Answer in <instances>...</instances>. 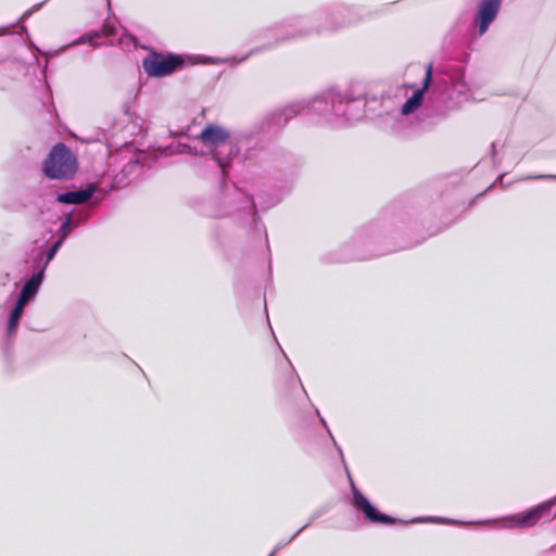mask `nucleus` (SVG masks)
<instances>
[{
  "label": "nucleus",
  "instance_id": "c9c22d12",
  "mask_svg": "<svg viewBox=\"0 0 556 556\" xmlns=\"http://www.w3.org/2000/svg\"><path fill=\"white\" fill-rule=\"evenodd\" d=\"M267 305L266 299H264V306ZM265 312L267 313V307H265Z\"/></svg>",
  "mask_w": 556,
  "mask_h": 556
},
{
  "label": "nucleus",
  "instance_id": "e433bc0d",
  "mask_svg": "<svg viewBox=\"0 0 556 556\" xmlns=\"http://www.w3.org/2000/svg\"><path fill=\"white\" fill-rule=\"evenodd\" d=\"M4 88H5L4 84H2V83L0 81V89H4Z\"/></svg>",
  "mask_w": 556,
  "mask_h": 556
},
{
  "label": "nucleus",
  "instance_id": "9b49d317",
  "mask_svg": "<svg viewBox=\"0 0 556 556\" xmlns=\"http://www.w3.org/2000/svg\"><path fill=\"white\" fill-rule=\"evenodd\" d=\"M556 495L526 510L498 517L503 527L509 529H526L535 526L541 520L551 521L556 517Z\"/></svg>",
  "mask_w": 556,
  "mask_h": 556
},
{
  "label": "nucleus",
  "instance_id": "6ab92c4d",
  "mask_svg": "<svg viewBox=\"0 0 556 556\" xmlns=\"http://www.w3.org/2000/svg\"><path fill=\"white\" fill-rule=\"evenodd\" d=\"M306 529H307V525H303L289 539L282 540V541L278 542L273 551H276V553H277L281 548L286 547L287 545H289L293 540H295Z\"/></svg>",
  "mask_w": 556,
  "mask_h": 556
},
{
  "label": "nucleus",
  "instance_id": "cd10ccee",
  "mask_svg": "<svg viewBox=\"0 0 556 556\" xmlns=\"http://www.w3.org/2000/svg\"><path fill=\"white\" fill-rule=\"evenodd\" d=\"M442 230L441 227L437 226L433 230H429L427 237H432Z\"/></svg>",
  "mask_w": 556,
  "mask_h": 556
},
{
  "label": "nucleus",
  "instance_id": "f704fd0d",
  "mask_svg": "<svg viewBox=\"0 0 556 556\" xmlns=\"http://www.w3.org/2000/svg\"><path fill=\"white\" fill-rule=\"evenodd\" d=\"M268 556H276V551H271Z\"/></svg>",
  "mask_w": 556,
  "mask_h": 556
},
{
  "label": "nucleus",
  "instance_id": "5701e85b",
  "mask_svg": "<svg viewBox=\"0 0 556 556\" xmlns=\"http://www.w3.org/2000/svg\"><path fill=\"white\" fill-rule=\"evenodd\" d=\"M505 176V173H502L497 176V178L495 179L494 182H492L486 189H484L482 192L478 193L472 200L470 203H473L475 200L481 195H483L484 193H486L490 189H492L495 185L500 184L501 186H504V181H503V178Z\"/></svg>",
  "mask_w": 556,
  "mask_h": 556
},
{
  "label": "nucleus",
  "instance_id": "b1692460",
  "mask_svg": "<svg viewBox=\"0 0 556 556\" xmlns=\"http://www.w3.org/2000/svg\"><path fill=\"white\" fill-rule=\"evenodd\" d=\"M184 148L187 152L193 154V155H200V156H204L206 157V160H210V152L208 151H203V150H198L195 147H192L190 144H184Z\"/></svg>",
  "mask_w": 556,
  "mask_h": 556
},
{
  "label": "nucleus",
  "instance_id": "393cba45",
  "mask_svg": "<svg viewBox=\"0 0 556 556\" xmlns=\"http://www.w3.org/2000/svg\"><path fill=\"white\" fill-rule=\"evenodd\" d=\"M528 179H551L556 180V174H539L527 177Z\"/></svg>",
  "mask_w": 556,
  "mask_h": 556
},
{
  "label": "nucleus",
  "instance_id": "9d476101",
  "mask_svg": "<svg viewBox=\"0 0 556 556\" xmlns=\"http://www.w3.org/2000/svg\"><path fill=\"white\" fill-rule=\"evenodd\" d=\"M195 139L207 148L210 160L216 164L219 172L227 170L228 147L233 139L231 132L217 123H207Z\"/></svg>",
  "mask_w": 556,
  "mask_h": 556
},
{
  "label": "nucleus",
  "instance_id": "dca6fc26",
  "mask_svg": "<svg viewBox=\"0 0 556 556\" xmlns=\"http://www.w3.org/2000/svg\"><path fill=\"white\" fill-rule=\"evenodd\" d=\"M96 192V187L89 184L86 188H76L72 186V189L56 191L54 199L60 204L72 205L87 201Z\"/></svg>",
  "mask_w": 556,
  "mask_h": 556
},
{
  "label": "nucleus",
  "instance_id": "1a4fd4ad",
  "mask_svg": "<svg viewBox=\"0 0 556 556\" xmlns=\"http://www.w3.org/2000/svg\"><path fill=\"white\" fill-rule=\"evenodd\" d=\"M78 159L64 142L51 147L41 163V173L51 180H70L78 170Z\"/></svg>",
  "mask_w": 556,
  "mask_h": 556
},
{
  "label": "nucleus",
  "instance_id": "bb28decb",
  "mask_svg": "<svg viewBox=\"0 0 556 556\" xmlns=\"http://www.w3.org/2000/svg\"><path fill=\"white\" fill-rule=\"evenodd\" d=\"M33 14L31 10L30 9H27L18 18L20 20H25V18H28L30 15Z\"/></svg>",
  "mask_w": 556,
  "mask_h": 556
},
{
  "label": "nucleus",
  "instance_id": "f3484780",
  "mask_svg": "<svg viewBox=\"0 0 556 556\" xmlns=\"http://www.w3.org/2000/svg\"><path fill=\"white\" fill-rule=\"evenodd\" d=\"M102 35V29H92L89 31H86L75 40H73L71 43H68L66 47H75L80 45H89L93 48L99 47V43H97V39H99Z\"/></svg>",
  "mask_w": 556,
  "mask_h": 556
},
{
  "label": "nucleus",
  "instance_id": "4be33fe9",
  "mask_svg": "<svg viewBox=\"0 0 556 556\" xmlns=\"http://www.w3.org/2000/svg\"><path fill=\"white\" fill-rule=\"evenodd\" d=\"M491 161L494 167L500 166L502 160L497 157V141L491 143L490 150Z\"/></svg>",
  "mask_w": 556,
  "mask_h": 556
},
{
  "label": "nucleus",
  "instance_id": "a211bd4d",
  "mask_svg": "<svg viewBox=\"0 0 556 556\" xmlns=\"http://www.w3.org/2000/svg\"><path fill=\"white\" fill-rule=\"evenodd\" d=\"M315 409V414L317 415L318 417V420L320 422V425L325 428L328 437L331 439V442L333 444V446L336 447L337 452L339 453L341 459H342V463L344 464V467L346 468V464H345V460H344V455H343V451L341 448V446L338 444V442L336 441L330 428H329V425L327 422V420L321 416L319 409L317 407L314 408Z\"/></svg>",
  "mask_w": 556,
  "mask_h": 556
},
{
  "label": "nucleus",
  "instance_id": "7ed1b4c3",
  "mask_svg": "<svg viewBox=\"0 0 556 556\" xmlns=\"http://www.w3.org/2000/svg\"><path fill=\"white\" fill-rule=\"evenodd\" d=\"M403 214L384 210L381 215L361 226L339 250L324 255L327 263L368 261L420 244L427 237L406 238Z\"/></svg>",
  "mask_w": 556,
  "mask_h": 556
},
{
  "label": "nucleus",
  "instance_id": "412c9836",
  "mask_svg": "<svg viewBox=\"0 0 556 556\" xmlns=\"http://www.w3.org/2000/svg\"><path fill=\"white\" fill-rule=\"evenodd\" d=\"M328 507L327 506H323V507H319L317 508L309 517L308 521L305 523L307 525V528L315 521L317 520L318 518H320L321 516H324L327 511H328Z\"/></svg>",
  "mask_w": 556,
  "mask_h": 556
},
{
  "label": "nucleus",
  "instance_id": "f03ea898",
  "mask_svg": "<svg viewBox=\"0 0 556 556\" xmlns=\"http://www.w3.org/2000/svg\"><path fill=\"white\" fill-rule=\"evenodd\" d=\"M469 52L462 51L457 58L450 56L434 68L433 62L426 66L421 86L402 103L397 112H387L386 122L390 123V132L399 135L404 125V117L417 111L426 98L425 109L429 115L446 118L458 111L465 103L475 101L473 91L466 80V64Z\"/></svg>",
  "mask_w": 556,
  "mask_h": 556
},
{
  "label": "nucleus",
  "instance_id": "39448f33",
  "mask_svg": "<svg viewBox=\"0 0 556 556\" xmlns=\"http://www.w3.org/2000/svg\"><path fill=\"white\" fill-rule=\"evenodd\" d=\"M219 188L216 194L197 199L195 211L205 217L224 218L231 217L242 227H247L253 236L264 237L268 253L269 241L266 227L262 222L254 198L237 187L229 185L231 174L219 172ZM268 271L271 273V256H268Z\"/></svg>",
  "mask_w": 556,
  "mask_h": 556
},
{
  "label": "nucleus",
  "instance_id": "aec40b11",
  "mask_svg": "<svg viewBox=\"0 0 556 556\" xmlns=\"http://www.w3.org/2000/svg\"><path fill=\"white\" fill-rule=\"evenodd\" d=\"M87 220H88L87 214H85V213L75 214V212H74L72 227L76 229V228L80 227L81 225H84Z\"/></svg>",
  "mask_w": 556,
  "mask_h": 556
},
{
  "label": "nucleus",
  "instance_id": "c85d7f7f",
  "mask_svg": "<svg viewBox=\"0 0 556 556\" xmlns=\"http://www.w3.org/2000/svg\"><path fill=\"white\" fill-rule=\"evenodd\" d=\"M280 350H281V352H282L283 356L286 357V359L288 361V363H289V365H290V367H291V369H292V372H294V374L296 375V372H295V368L293 367L292 363H291V362H290V359L288 358L287 354L283 352V350H282L281 348H280Z\"/></svg>",
  "mask_w": 556,
  "mask_h": 556
},
{
  "label": "nucleus",
  "instance_id": "0eeeda50",
  "mask_svg": "<svg viewBox=\"0 0 556 556\" xmlns=\"http://www.w3.org/2000/svg\"><path fill=\"white\" fill-rule=\"evenodd\" d=\"M225 63L235 65V56L220 58L204 54L177 53L149 48L148 54L142 59L141 66L148 77L164 78L189 66Z\"/></svg>",
  "mask_w": 556,
  "mask_h": 556
},
{
  "label": "nucleus",
  "instance_id": "f257e3e1",
  "mask_svg": "<svg viewBox=\"0 0 556 556\" xmlns=\"http://www.w3.org/2000/svg\"><path fill=\"white\" fill-rule=\"evenodd\" d=\"M382 105V96L372 92L367 84L353 81L345 88L331 86L316 94L311 101H296L281 109L268 112L253 130L233 136L228 147L227 172L231 174L236 164L243 166H263L273 163L277 170L288 168L290 155L262 143L256 134L285 127L293 117L303 112H313L317 122L331 129H342L364 117L382 116L378 112Z\"/></svg>",
  "mask_w": 556,
  "mask_h": 556
},
{
  "label": "nucleus",
  "instance_id": "2f4dec72",
  "mask_svg": "<svg viewBox=\"0 0 556 556\" xmlns=\"http://www.w3.org/2000/svg\"><path fill=\"white\" fill-rule=\"evenodd\" d=\"M296 379H298L299 383L301 384V388H302L303 392L307 395V393H306V391H305V389H304V387H303V384L301 382L300 376L296 375Z\"/></svg>",
  "mask_w": 556,
  "mask_h": 556
},
{
  "label": "nucleus",
  "instance_id": "4468645a",
  "mask_svg": "<svg viewBox=\"0 0 556 556\" xmlns=\"http://www.w3.org/2000/svg\"><path fill=\"white\" fill-rule=\"evenodd\" d=\"M144 166H148L147 156H134L121 170L114 176L110 190L127 187L135 178H137Z\"/></svg>",
  "mask_w": 556,
  "mask_h": 556
},
{
  "label": "nucleus",
  "instance_id": "6e6552de",
  "mask_svg": "<svg viewBox=\"0 0 556 556\" xmlns=\"http://www.w3.org/2000/svg\"><path fill=\"white\" fill-rule=\"evenodd\" d=\"M370 16L371 13L364 7L342 2L326 4L314 11L319 35L343 30Z\"/></svg>",
  "mask_w": 556,
  "mask_h": 556
},
{
  "label": "nucleus",
  "instance_id": "c756f323",
  "mask_svg": "<svg viewBox=\"0 0 556 556\" xmlns=\"http://www.w3.org/2000/svg\"><path fill=\"white\" fill-rule=\"evenodd\" d=\"M123 108H124V113H125L126 115H130V114H131V113H130V111H129V105H128L127 103H125V104L123 105Z\"/></svg>",
  "mask_w": 556,
  "mask_h": 556
},
{
  "label": "nucleus",
  "instance_id": "2eb2a0df",
  "mask_svg": "<svg viewBox=\"0 0 556 556\" xmlns=\"http://www.w3.org/2000/svg\"><path fill=\"white\" fill-rule=\"evenodd\" d=\"M498 518L492 519H480V520H470V521H462L458 519H453L448 517L442 516H420L415 517L409 520H405L404 525L409 523H437V525H452V526H482L488 525L500 529H507L503 527L500 521H495Z\"/></svg>",
  "mask_w": 556,
  "mask_h": 556
},
{
  "label": "nucleus",
  "instance_id": "7c9ffc66",
  "mask_svg": "<svg viewBox=\"0 0 556 556\" xmlns=\"http://www.w3.org/2000/svg\"><path fill=\"white\" fill-rule=\"evenodd\" d=\"M213 237H214V239H215L217 242H219V235L217 233V231H216V230H214V232H213Z\"/></svg>",
  "mask_w": 556,
  "mask_h": 556
},
{
  "label": "nucleus",
  "instance_id": "ddd939ff",
  "mask_svg": "<svg viewBox=\"0 0 556 556\" xmlns=\"http://www.w3.org/2000/svg\"><path fill=\"white\" fill-rule=\"evenodd\" d=\"M503 0H479L477 2L472 22L471 33L476 36H483L495 22L502 8Z\"/></svg>",
  "mask_w": 556,
  "mask_h": 556
},
{
  "label": "nucleus",
  "instance_id": "72a5a7b5",
  "mask_svg": "<svg viewBox=\"0 0 556 556\" xmlns=\"http://www.w3.org/2000/svg\"><path fill=\"white\" fill-rule=\"evenodd\" d=\"M4 29H5V26L0 27V35L3 34Z\"/></svg>",
  "mask_w": 556,
  "mask_h": 556
},
{
  "label": "nucleus",
  "instance_id": "20e7f679",
  "mask_svg": "<svg viewBox=\"0 0 556 556\" xmlns=\"http://www.w3.org/2000/svg\"><path fill=\"white\" fill-rule=\"evenodd\" d=\"M75 208L63 212L59 218L61 224L56 230V239L47 248H41L31 260L33 273L29 277L22 280V287L18 292L15 290L9 295L5 305L8 307V316L5 320V338L1 344V353L5 371L12 374L14 371L13 346L15 337L24 315L25 307L35 302L39 290L46 278V270L52 260L55 257L60 249L65 243L70 233L75 229L73 225V213Z\"/></svg>",
  "mask_w": 556,
  "mask_h": 556
},
{
  "label": "nucleus",
  "instance_id": "f8f14e48",
  "mask_svg": "<svg viewBox=\"0 0 556 556\" xmlns=\"http://www.w3.org/2000/svg\"><path fill=\"white\" fill-rule=\"evenodd\" d=\"M349 477L350 489H351V506L361 511L365 521L369 525H384L395 526L404 525L405 520L399 517H393L379 509V507L372 503L368 496L356 485L348 467L345 468Z\"/></svg>",
  "mask_w": 556,
  "mask_h": 556
},
{
  "label": "nucleus",
  "instance_id": "473e14b6",
  "mask_svg": "<svg viewBox=\"0 0 556 556\" xmlns=\"http://www.w3.org/2000/svg\"><path fill=\"white\" fill-rule=\"evenodd\" d=\"M280 202V199L277 198L274 202L270 203V206H274Z\"/></svg>",
  "mask_w": 556,
  "mask_h": 556
},
{
  "label": "nucleus",
  "instance_id": "423d86ee",
  "mask_svg": "<svg viewBox=\"0 0 556 556\" xmlns=\"http://www.w3.org/2000/svg\"><path fill=\"white\" fill-rule=\"evenodd\" d=\"M261 37H271L274 41L251 49L241 56H235V65L243 63L250 56L275 49L276 47L290 41L305 39L312 36H319L314 12L309 15H290L274 25L261 30Z\"/></svg>",
  "mask_w": 556,
  "mask_h": 556
},
{
  "label": "nucleus",
  "instance_id": "a878e982",
  "mask_svg": "<svg viewBox=\"0 0 556 556\" xmlns=\"http://www.w3.org/2000/svg\"><path fill=\"white\" fill-rule=\"evenodd\" d=\"M538 556H556V544L551 548L541 552Z\"/></svg>",
  "mask_w": 556,
  "mask_h": 556
}]
</instances>
